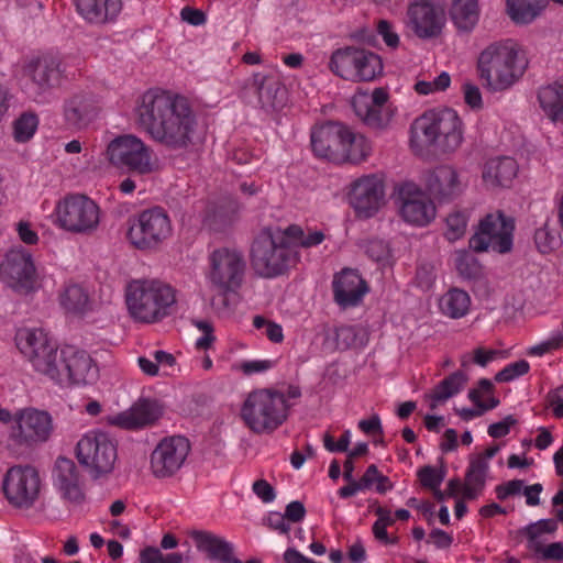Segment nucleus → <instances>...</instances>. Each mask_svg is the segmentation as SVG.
<instances>
[{
	"mask_svg": "<svg viewBox=\"0 0 563 563\" xmlns=\"http://www.w3.org/2000/svg\"><path fill=\"white\" fill-rule=\"evenodd\" d=\"M136 112L141 129L163 147L187 152L196 145L199 122L187 97L150 89L142 95Z\"/></svg>",
	"mask_w": 563,
	"mask_h": 563,
	"instance_id": "obj_1",
	"label": "nucleus"
},
{
	"mask_svg": "<svg viewBox=\"0 0 563 563\" xmlns=\"http://www.w3.org/2000/svg\"><path fill=\"white\" fill-rule=\"evenodd\" d=\"M528 67L521 46L512 38L489 43L478 55L476 70L483 87L492 92L508 90Z\"/></svg>",
	"mask_w": 563,
	"mask_h": 563,
	"instance_id": "obj_2",
	"label": "nucleus"
},
{
	"mask_svg": "<svg viewBox=\"0 0 563 563\" xmlns=\"http://www.w3.org/2000/svg\"><path fill=\"white\" fill-rule=\"evenodd\" d=\"M462 142V121L453 109L428 110L410 125V146L419 153L424 150L453 153Z\"/></svg>",
	"mask_w": 563,
	"mask_h": 563,
	"instance_id": "obj_3",
	"label": "nucleus"
},
{
	"mask_svg": "<svg viewBox=\"0 0 563 563\" xmlns=\"http://www.w3.org/2000/svg\"><path fill=\"white\" fill-rule=\"evenodd\" d=\"M296 228H264L254 238L250 249V261L254 273L263 278L285 274L299 262L297 252L287 236H296Z\"/></svg>",
	"mask_w": 563,
	"mask_h": 563,
	"instance_id": "obj_4",
	"label": "nucleus"
},
{
	"mask_svg": "<svg viewBox=\"0 0 563 563\" xmlns=\"http://www.w3.org/2000/svg\"><path fill=\"white\" fill-rule=\"evenodd\" d=\"M125 301L133 319L153 323L170 313L176 302L174 289L157 279H137L126 287Z\"/></svg>",
	"mask_w": 563,
	"mask_h": 563,
	"instance_id": "obj_5",
	"label": "nucleus"
},
{
	"mask_svg": "<svg viewBox=\"0 0 563 563\" xmlns=\"http://www.w3.org/2000/svg\"><path fill=\"white\" fill-rule=\"evenodd\" d=\"M289 407L282 391L256 389L244 400L241 417L253 432L271 433L286 421Z\"/></svg>",
	"mask_w": 563,
	"mask_h": 563,
	"instance_id": "obj_6",
	"label": "nucleus"
},
{
	"mask_svg": "<svg viewBox=\"0 0 563 563\" xmlns=\"http://www.w3.org/2000/svg\"><path fill=\"white\" fill-rule=\"evenodd\" d=\"M106 154L112 166L133 175L145 176L159 168L153 148L133 134L114 137L108 144Z\"/></svg>",
	"mask_w": 563,
	"mask_h": 563,
	"instance_id": "obj_7",
	"label": "nucleus"
},
{
	"mask_svg": "<svg viewBox=\"0 0 563 563\" xmlns=\"http://www.w3.org/2000/svg\"><path fill=\"white\" fill-rule=\"evenodd\" d=\"M330 70L344 80L372 81L383 74L382 58L374 52L346 46L335 49L330 57Z\"/></svg>",
	"mask_w": 563,
	"mask_h": 563,
	"instance_id": "obj_8",
	"label": "nucleus"
},
{
	"mask_svg": "<svg viewBox=\"0 0 563 563\" xmlns=\"http://www.w3.org/2000/svg\"><path fill=\"white\" fill-rule=\"evenodd\" d=\"M240 96L249 103L255 102L266 113L282 111L288 102V92L280 78L267 71H257L247 78Z\"/></svg>",
	"mask_w": 563,
	"mask_h": 563,
	"instance_id": "obj_9",
	"label": "nucleus"
},
{
	"mask_svg": "<svg viewBox=\"0 0 563 563\" xmlns=\"http://www.w3.org/2000/svg\"><path fill=\"white\" fill-rule=\"evenodd\" d=\"M57 222L64 230L77 234H91L100 223L99 206L80 194L66 196L56 207Z\"/></svg>",
	"mask_w": 563,
	"mask_h": 563,
	"instance_id": "obj_10",
	"label": "nucleus"
},
{
	"mask_svg": "<svg viewBox=\"0 0 563 563\" xmlns=\"http://www.w3.org/2000/svg\"><path fill=\"white\" fill-rule=\"evenodd\" d=\"M246 262L242 251L219 247L209 255L207 279L213 289L235 291L243 283Z\"/></svg>",
	"mask_w": 563,
	"mask_h": 563,
	"instance_id": "obj_11",
	"label": "nucleus"
},
{
	"mask_svg": "<svg viewBox=\"0 0 563 563\" xmlns=\"http://www.w3.org/2000/svg\"><path fill=\"white\" fill-rule=\"evenodd\" d=\"M76 457L93 478L112 472L117 448L103 432H88L77 442Z\"/></svg>",
	"mask_w": 563,
	"mask_h": 563,
	"instance_id": "obj_12",
	"label": "nucleus"
},
{
	"mask_svg": "<svg viewBox=\"0 0 563 563\" xmlns=\"http://www.w3.org/2000/svg\"><path fill=\"white\" fill-rule=\"evenodd\" d=\"M515 221L503 211L488 213L479 221L478 230L470 239V247L475 252L493 250L505 254L512 249Z\"/></svg>",
	"mask_w": 563,
	"mask_h": 563,
	"instance_id": "obj_13",
	"label": "nucleus"
},
{
	"mask_svg": "<svg viewBox=\"0 0 563 563\" xmlns=\"http://www.w3.org/2000/svg\"><path fill=\"white\" fill-rule=\"evenodd\" d=\"M172 234L168 214L159 207L142 211L130 225L126 236L137 250H154Z\"/></svg>",
	"mask_w": 563,
	"mask_h": 563,
	"instance_id": "obj_14",
	"label": "nucleus"
},
{
	"mask_svg": "<svg viewBox=\"0 0 563 563\" xmlns=\"http://www.w3.org/2000/svg\"><path fill=\"white\" fill-rule=\"evenodd\" d=\"M1 280L18 294H29L35 287V262L23 246L10 249L0 262Z\"/></svg>",
	"mask_w": 563,
	"mask_h": 563,
	"instance_id": "obj_15",
	"label": "nucleus"
},
{
	"mask_svg": "<svg viewBox=\"0 0 563 563\" xmlns=\"http://www.w3.org/2000/svg\"><path fill=\"white\" fill-rule=\"evenodd\" d=\"M189 452L190 443L185 437L164 438L151 454L153 476L159 479L175 476L184 466Z\"/></svg>",
	"mask_w": 563,
	"mask_h": 563,
	"instance_id": "obj_16",
	"label": "nucleus"
},
{
	"mask_svg": "<svg viewBox=\"0 0 563 563\" xmlns=\"http://www.w3.org/2000/svg\"><path fill=\"white\" fill-rule=\"evenodd\" d=\"M387 100V91L384 88H375L372 93L360 91L354 95L352 107L365 125L382 131L391 121V112L386 108Z\"/></svg>",
	"mask_w": 563,
	"mask_h": 563,
	"instance_id": "obj_17",
	"label": "nucleus"
},
{
	"mask_svg": "<svg viewBox=\"0 0 563 563\" xmlns=\"http://www.w3.org/2000/svg\"><path fill=\"white\" fill-rule=\"evenodd\" d=\"M384 196L383 181L374 175H368L353 183L349 200L358 217L371 218L384 203Z\"/></svg>",
	"mask_w": 563,
	"mask_h": 563,
	"instance_id": "obj_18",
	"label": "nucleus"
},
{
	"mask_svg": "<svg viewBox=\"0 0 563 563\" xmlns=\"http://www.w3.org/2000/svg\"><path fill=\"white\" fill-rule=\"evenodd\" d=\"M37 372L58 385L65 384L66 346L59 349L56 341L42 331L37 334Z\"/></svg>",
	"mask_w": 563,
	"mask_h": 563,
	"instance_id": "obj_19",
	"label": "nucleus"
},
{
	"mask_svg": "<svg viewBox=\"0 0 563 563\" xmlns=\"http://www.w3.org/2000/svg\"><path fill=\"white\" fill-rule=\"evenodd\" d=\"M3 492L8 500L18 507H30L35 499V467L14 466L3 481Z\"/></svg>",
	"mask_w": 563,
	"mask_h": 563,
	"instance_id": "obj_20",
	"label": "nucleus"
},
{
	"mask_svg": "<svg viewBox=\"0 0 563 563\" xmlns=\"http://www.w3.org/2000/svg\"><path fill=\"white\" fill-rule=\"evenodd\" d=\"M427 189L440 203L451 202L465 189L459 170L451 165H440L430 170L426 178Z\"/></svg>",
	"mask_w": 563,
	"mask_h": 563,
	"instance_id": "obj_21",
	"label": "nucleus"
},
{
	"mask_svg": "<svg viewBox=\"0 0 563 563\" xmlns=\"http://www.w3.org/2000/svg\"><path fill=\"white\" fill-rule=\"evenodd\" d=\"M400 214L402 219L413 225H428L435 218V206L431 198L412 185L400 189Z\"/></svg>",
	"mask_w": 563,
	"mask_h": 563,
	"instance_id": "obj_22",
	"label": "nucleus"
},
{
	"mask_svg": "<svg viewBox=\"0 0 563 563\" xmlns=\"http://www.w3.org/2000/svg\"><path fill=\"white\" fill-rule=\"evenodd\" d=\"M347 136V126L340 122H327L311 132L313 153L333 162H341L343 141Z\"/></svg>",
	"mask_w": 563,
	"mask_h": 563,
	"instance_id": "obj_23",
	"label": "nucleus"
},
{
	"mask_svg": "<svg viewBox=\"0 0 563 563\" xmlns=\"http://www.w3.org/2000/svg\"><path fill=\"white\" fill-rule=\"evenodd\" d=\"M409 24L420 38L438 36L444 25V13L427 0H417L408 8Z\"/></svg>",
	"mask_w": 563,
	"mask_h": 563,
	"instance_id": "obj_24",
	"label": "nucleus"
},
{
	"mask_svg": "<svg viewBox=\"0 0 563 563\" xmlns=\"http://www.w3.org/2000/svg\"><path fill=\"white\" fill-rule=\"evenodd\" d=\"M62 62L57 55L37 58V103L51 102L64 79Z\"/></svg>",
	"mask_w": 563,
	"mask_h": 563,
	"instance_id": "obj_25",
	"label": "nucleus"
},
{
	"mask_svg": "<svg viewBox=\"0 0 563 563\" xmlns=\"http://www.w3.org/2000/svg\"><path fill=\"white\" fill-rule=\"evenodd\" d=\"M66 355L65 384L85 386L97 380L98 366L87 351L66 345Z\"/></svg>",
	"mask_w": 563,
	"mask_h": 563,
	"instance_id": "obj_26",
	"label": "nucleus"
},
{
	"mask_svg": "<svg viewBox=\"0 0 563 563\" xmlns=\"http://www.w3.org/2000/svg\"><path fill=\"white\" fill-rule=\"evenodd\" d=\"M367 291L365 280L351 268L343 269L333 280L334 300L343 308L358 305Z\"/></svg>",
	"mask_w": 563,
	"mask_h": 563,
	"instance_id": "obj_27",
	"label": "nucleus"
},
{
	"mask_svg": "<svg viewBox=\"0 0 563 563\" xmlns=\"http://www.w3.org/2000/svg\"><path fill=\"white\" fill-rule=\"evenodd\" d=\"M13 424L8 438V446L15 453H23L35 444V409H19L12 418Z\"/></svg>",
	"mask_w": 563,
	"mask_h": 563,
	"instance_id": "obj_28",
	"label": "nucleus"
},
{
	"mask_svg": "<svg viewBox=\"0 0 563 563\" xmlns=\"http://www.w3.org/2000/svg\"><path fill=\"white\" fill-rule=\"evenodd\" d=\"M56 485L63 497L75 505L85 500V494L79 483V472L75 462L68 457H57L53 471Z\"/></svg>",
	"mask_w": 563,
	"mask_h": 563,
	"instance_id": "obj_29",
	"label": "nucleus"
},
{
	"mask_svg": "<svg viewBox=\"0 0 563 563\" xmlns=\"http://www.w3.org/2000/svg\"><path fill=\"white\" fill-rule=\"evenodd\" d=\"M188 536L196 549L211 561L230 563L234 556V545L211 531L191 530Z\"/></svg>",
	"mask_w": 563,
	"mask_h": 563,
	"instance_id": "obj_30",
	"label": "nucleus"
},
{
	"mask_svg": "<svg viewBox=\"0 0 563 563\" xmlns=\"http://www.w3.org/2000/svg\"><path fill=\"white\" fill-rule=\"evenodd\" d=\"M76 8L88 22L102 24L119 15L122 10V0H76Z\"/></svg>",
	"mask_w": 563,
	"mask_h": 563,
	"instance_id": "obj_31",
	"label": "nucleus"
},
{
	"mask_svg": "<svg viewBox=\"0 0 563 563\" xmlns=\"http://www.w3.org/2000/svg\"><path fill=\"white\" fill-rule=\"evenodd\" d=\"M517 174L518 164L512 157H495L485 164L483 180L488 187H509Z\"/></svg>",
	"mask_w": 563,
	"mask_h": 563,
	"instance_id": "obj_32",
	"label": "nucleus"
},
{
	"mask_svg": "<svg viewBox=\"0 0 563 563\" xmlns=\"http://www.w3.org/2000/svg\"><path fill=\"white\" fill-rule=\"evenodd\" d=\"M159 416L161 409L156 402L142 400L130 410L120 413L117 423L124 429H136L153 423Z\"/></svg>",
	"mask_w": 563,
	"mask_h": 563,
	"instance_id": "obj_33",
	"label": "nucleus"
},
{
	"mask_svg": "<svg viewBox=\"0 0 563 563\" xmlns=\"http://www.w3.org/2000/svg\"><path fill=\"white\" fill-rule=\"evenodd\" d=\"M489 471L488 462L483 457H471L463 484V497L476 499L484 490Z\"/></svg>",
	"mask_w": 563,
	"mask_h": 563,
	"instance_id": "obj_34",
	"label": "nucleus"
},
{
	"mask_svg": "<svg viewBox=\"0 0 563 563\" xmlns=\"http://www.w3.org/2000/svg\"><path fill=\"white\" fill-rule=\"evenodd\" d=\"M91 110V100L87 95H74L65 101V121L71 128L81 129L88 124L90 120Z\"/></svg>",
	"mask_w": 563,
	"mask_h": 563,
	"instance_id": "obj_35",
	"label": "nucleus"
},
{
	"mask_svg": "<svg viewBox=\"0 0 563 563\" xmlns=\"http://www.w3.org/2000/svg\"><path fill=\"white\" fill-rule=\"evenodd\" d=\"M450 14L459 31L470 33L479 20L478 2L477 0H454Z\"/></svg>",
	"mask_w": 563,
	"mask_h": 563,
	"instance_id": "obj_36",
	"label": "nucleus"
},
{
	"mask_svg": "<svg viewBox=\"0 0 563 563\" xmlns=\"http://www.w3.org/2000/svg\"><path fill=\"white\" fill-rule=\"evenodd\" d=\"M538 99L552 121H563V82H554L539 90Z\"/></svg>",
	"mask_w": 563,
	"mask_h": 563,
	"instance_id": "obj_37",
	"label": "nucleus"
},
{
	"mask_svg": "<svg viewBox=\"0 0 563 563\" xmlns=\"http://www.w3.org/2000/svg\"><path fill=\"white\" fill-rule=\"evenodd\" d=\"M467 382V376L462 371H456L441 380L433 393L429 395L431 399L430 409L434 410L439 402L445 401L454 395L459 394Z\"/></svg>",
	"mask_w": 563,
	"mask_h": 563,
	"instance_id": "obj_38",
	"label": "nucleus"
},
{
	"mask_svg": "<svg viewBox=\"0 0 563 563\" xmlns=\"http://www.w3.org/2000/svg\"><path fill=\"white\" fill-rule=\"evenodd\" d=\"M439 306L443 314L460 319L468 312L471 298L465 290L452 288L440 298Z\"/></svg>",
	"mask_w": 563,
	"mask_h": 563,
	"instance_id": "obj_39",
	"label": "nucleus"
},
{
	"mask_svg": "<svg viewBox=\"0 0 563 563\" xmlns=\"http://www.w3.org/2000/svg\"><path fill=\"white\" fill-rule=\"evenodd\" d=\"M342 152L341 162L357 164L369 156L372 145L364 135L355 134L347 126V136L344 137Z\"/></svg>",
	"mask_w": 563,
	"mask_h": 563,
	"instance_id": "obj_40",
	"label": "nucleus"
},
{
	"mask_svg": "<svg viewBox=\"0 0 563 563\" xmlns=\"http://www.w3.org/2000/svg\"><path fill=\"white\" fill-rule=\"evenodd\" d=\"M547 0H507L509 16L516 23L532 22L543 10Z\"/></svg>",
	"mask_w": 563,
	"mask_h": 563,
	"instance_id": "obj_41",
	"label": "nucleus"
},
{
	"mask_svg": "<svg viewBox=\"0 0 563 563\" xmlns=\"http://www.w3.org/2000/svg\"><path fill=\"white\" fill-rule=\"evenodd\" d=\"M60 305L68 312L85 313L90 305L88 292L80 285H68L60 295Z\"/></svg>",
	"mask_w": 563,
	"mask_h": 563,
	"instance_id": "obj_42",
	"label": "nucleus"
},
{
	"mask_svg": "<svg viewBox=\"0 0 563 563\" xmlns=\"http://www.w3.org/2000/svg\"><path fill=\"white\" fill-rule=\"evenodd\" d=\"M335 347L341 351L362 347L367 343L364 329L355 325H341L335 329Z\"/></svg>",
	"mask_w": 563,
	"mask_h": 563,
	"instance_id": "obj_43",
	"label": "nucleus"
},
{
	"mask_svg": "<svg viewBox=\"0 0 563 563\" xmlns=\"http://www.w3.org/2000/svg\"><path fill=\"white\" fill-rule=\"evenodd\" d=\"M534 243L542 254H549L561 245V235L559 231L548 222L534 232Z\"/></svg>",
	"mask_w": 563,
	"mask_h": 563,
	"instance_id": "obj_44",
	"label": "nucleus"
},
{
	"mask_svg": "<svg viewBox=\"0 0 563 563\" xmlns=\"http://www.w3.org/2000/svg\"><path fill=\"white\" fill-rule=\"evenodd\" d=\"M558 529V521L554 519H541L526 527L525 532L528 537V547L532 551L541 550L539 537L542 533H553Z\"/></svg>",
	"mask_w": 563,
	"mask_h": 563,
	"instance_id": "obj_45",
	"label": "nucleus"
},
{
	"mask_svg": "<svg viewBox=\"0 0 563 563\" xmlns=\"http://www.w3.org/2000/svg\"><path fill=\"white\" fill-rule=\"evenodd\" d=\"M287 228H296L300 233L296 236H287L289 244L298 252L299 247H312L321 244L324 241V233L322 231H309L306 233L300 225L290 224Z\"/></svg>",
	"mask_w": 563,
	"mask_h": 563,
	"instance_id": "obj_46",
	"label": "nucleus"
},
{
	"mask_svg": "<svg viewBox=\"0 0 563 563\" xmlns=\"http://www.w3.org/2000/svg\"><path fill=\"white\" fill-rule=\"evenodd\" d=\"M14 340L20 353L33 362L35 358V330L32 328H19Z\"/></svg>",
	"mask_w": 563,
	"mask_h": 563,
	"instance_id": "obj_47",
	"label": "nucleus"
},
{
	"mask_svg": "<svg viewBox=\"0 0 563 563\" xmlns=\"http://www.w3.org/2000/svg\"><path fill=\"white\" fill-rule=\"evenodd\" d=\"M35 133V114L23 113L15 120L13 125V135L16 142L24 143L32 139Z\"/></svg>",
	"mask_w": 563,
	"mask_h": 563,
	"instance_id": "obj_48",
	"label": "nucleus"
},
{
	"mask_svg": "<svg viewBox=\"0 0 563 563\" xmlns=\"http://www.w3.org/2000/svg\"><path fill=\"white\" fill-rule=\"evenodd\" d=\"M140 563H183L180 553H169L164 555L158 548L145 547L140 552Z\"/></svg>",
	"mask_w": 563,
	"mask_h": 563,
	"instance_id": "obj_49",
	"label": "nucleus"
},
{
	"mask_svg": "<svg viewBox=\"0 0 563 563\" xmlns=\"http://www.w3.org/2000/svg\"><path fill=\"white\" fill-rule=\"evenodd\" d=\"M365 253L371 260L377 262L383 266L388 264L391 257V252L388 243L379 239L369 240L366 243Z\"/></svg>",
	"mask_w": 563,
	"mask_h": 563,
	"instance_id": "obj_50",
	"label": "nucleus"
},
{
	"mask_svg": "<svg viewBox=\"0 0 563 563\" xmlns=\"http://www.w3.org/2000/svg\"><path fill=\"white\" fill-rule=\"evenodd\" d=\"M451 84V77L446 71H442L431 81L419 80L415 84V91L419 95L427 96L438 91H444Z\"/></svg>",
	"mask_w": 563,
	"mask_h": 563,
	"instance_id": "obj_51",
	"label": "nucleus"
},
{
	"mask_svg": "<svg viewBox=\"0 0 563 563\" xmlns=\"http://www.w3.org/2000/svg\"><path fill=\"white\" fill-rule=\"evenodd\" d=\"M446 232L445 235L450 241H455L462 238L466 232L467 216L465 212L455 211L446 218Z\"/></svg>",
	"mask_w": 563,
	"mask_h": 563,
	"instance_id": "obj_52",
	"label": "nucleus"
},
{
	"mask_svg": "<svg viewBox=\"0 0 563 563\" xmlns=\"http://www.w3.org/2000/svg\"><path fill=\"white\" fill-rule=\"evenodd\" d=\"M530 369V365L526 360H520L514 363L508 364L501 371H499L495 375V380L497 383H508L517 377H520L527 374Z\"/></svg>",
	"mask_w": 563,
	"mask_h": 563,
	"instance_id": "obj_53",
	"label": "nucleus"
},
{
	"mask_svg": "<svg viewBox=\"0 0 563 563\" xmlns=\"http://www.w3.org/2000/svg\"><path fill=\"white\" fill-rule=\"evenodd\" d=\"M55 431L53 417L45 410H37V443L47 442Z\"/></svg>",
	"mask_w": 563,
	"mask_h": 563,
	"instance_id": "obj_54",
	"label": "nucleus"
},
{
	"mask_svg": "<svg viewBox=\"0 0 563 563\" xmlns=\"http://www.w3.org/2000/svg\"><path fill=\"white\" fill-rule=\"evenodd\" d=\"M418 477L423 487L434 489L440 487L444 475L433 466L427 465L418 471Z\"/></svg>",
	"mask_w": 563,
	"mask_h": 563,
	"instance_id": "obj_55",
	"label": "nucleus"
},
{
	"mask_svg": "<svg viewBox=\"0 0 563 563\" xmlns=\"http://www.w3.org/2000/svg\"><path fill=\"white\" fill-rule=\"evenodd\" d=\"M377 33L383 37L388 47L396 48L399 45V36L389 21L379 20L377 23Z\"/></svg>",
	"mask_w": 563,
	"mask_h": 563,
	"instance_id": "obj_56",
	"label": "nucleus"
},
{
	"mask_svg": "<svg viewBox=\"0 0 563 563\" xmlns=\"http://www.w3.org/2000/svg\"><path fill=\"white\" fill-rule=\"evenodd\" d=\"M562 345L553 333L548 340L542 341L528 349L527 354L530 356H543L554 350L561 349Z\"/></svg>",
	"mask_w": 563,
	"mask_h": 563,
	"instance_id": "obj_57",
	"label": "nucleus"
},
{
	"mask_svg": "<svg viewBox=\"0 0 563 563\" xmlns=\"http://www.w3.org/2000/svg\"><path fill=\"white\" fill-rule=\"evenodd\" d=\"M563 391V386L550 390L545 396V407L551 408L553 415L558 419L563 418V397L561 393Z\"/></svg>",
	"mask_w": 563,
	"mask_h": 563,
	"instance_id": "obj_58",
	"label": "nucleus"
},
{
	"mask_svg": "<svg viewBox=\"0 0 563 563\" xmlns=\"http://www.w3.org/2000/svg\"><path fill=\"white\" fill-rule=\"evenodd\" d=\"M516 423H517V419L512 415H509V416L505 417L501 421L492 423L488 427L487 432L492 438H495V439L503 438L509 433L510 428L512 426H515Z\"/></svg>",
	"mask_w": 563,
	"mask_h": 563,
	"instance_id": "obj_59",
	"label": "nucleus"
},
{
	"mask_svg": "<svg viewBox=\"0 0 563 563\" xmlns=\"http://www.w3.org/2000/svg\"><path fill=\"white\" fill-rule=\"evenodd\" d=\"M523 481L512 479L505 484L498 485L495 488L496 496L499 500H505L509 496H515L521 493L523 488Z\"/></svg>",
	"mask_w": 563,
	"mask_h": 563,
	"instance_id": "obj_60",
	"label": "nucleus"
},
{
	"mask_svg": "<svg viewBox=\"0 0 563 563\" xmlns=\"http://www.w3.org/2000/svg\"><path fill=\"white\" fill-rule=\"evenodd\" d=\"M464 100L473 109H479L483 106L482 93L476 85L466 82L463 85Z\"/></svg>",
	"mask_w": 563,
	"mask_h": 563,
	"instance_id": "obj_61",
	"label": "nucleus"
},
{
	"mask_svg": "<svg viewBox=\"0 0 563 563\" xmlns=\"http://www.w3.org/2000/svg\"><path fill=\"white\" fill-rule=\"evenodd\" d=\"M253 492L264 503H271L275 499V490L273 486L265 479H257L253 484Z\"/></svg>",
	"mask_w": 563,
	"mask_h": 563,
	"instance_id": "obj_62",
	"label": "nucleus"
},
{
	"mask_svg": "<svg viewBox=\"0 0 563 563\" xmlns=\"http://www.w3.org/2000/svg\"><path fill=\"white\" fill-rule=\"evenodd\" d=\"M266 525L280 533H288L290 530V526L287 523V519L285 515L280 512H269L267 518L265 519Z\"/></svg>",
	"mask_w": 563,
	"mask_h": 563,
	"instance_id": "obj_63",
	"label": "nucleus"
},
{
	"mask_svg": "<svg viewBox=\"0 0 563 563\" xmlns=\"http://www.w3.org/2000/svg\"><path fill=\"white\" fill-rule=\"evenodd\" d=\"M537 553H541L543 560H552L558 562H563V543L554 542L549 544L548 547H543L541 544V550L536 551Z\"/></svg>",
	"mask_w": 563,
	"mask_h": 563,
	"instance_id": "obj_64",
	"label": "nucleus"
}]
</instances>
